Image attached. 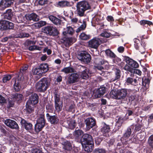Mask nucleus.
Returning a JSON list of instances; mask_svg holds the SVG:
<instances>
[{
    "label": "nucleus",
    "instance_id": "nucleus-6",
    "mask_svg": "<svg viewBox=\"0 0 153 153\" xmlns=\"http://www.w3.org/2000/svg\"><path fill=\"white\" fill-rule=\"evenodd\" d=\"M78 59L81 62L86 63L89 62L91 59L90 55L85 51L80 52L77 56Z\"/></svg>",
    "mask_w": 153,
    "mask_h": 153
},
{
    "label": "nucleus",
    "instance_id": "nucleus-10",
    "mask_svg": "<svg viewBox=\"0 0 153 153\" xmlns=\"http://www.w3.org/2000/svg\"><path fill=\"white\" fill-rule=\"evenodd\" d=\"M24 79L25 80H27V77L26 76L25 78L21 77L20 78L16 79L15 80V83L14 84V90L16 91H19L20 89L21 86L20 84L21 83V81H23Z\"/></svg>",
    "mask_w": 153,
    "mask_h": 153
},
{
    "label": "nucleus",
    "instance_id": "nucleus-45",
    "mask_svg": "<svg viewBox=\"0 0 153 153\" xmlns=\"http://www.w3.org/2000/svg\"><path fill=\"white\" fill-rule=\"evenodd\" d=\"M111 34V33L109 32L108 31L106 30H105L103 31V32L100 34L101 36L108 38L110 36Z\"/></svg>",
    "mask_w": 153,
    "mask_h": 153
},
{
    "label": "nucleus",
    "instance_id": "nucleus-36",
    "mask_svg": "<svg viewBox=\"0 0 153 153\" xmlns=\"http://www.w3.org/2000/svg\"><path fill=\"white\" fill-rule=\"evenodd\" d=\"M11 97L17 101L22 100L23 98V95L20 94H15L12 95Z\"/></svg>",
    "mask_w": 153,
    "mask_h": 153
},
{
    "label": "nucleus",
    "instance_id": "nucleus-41",
    "mask_svg": "<svg viewBox=\"0 0 153 153\" xmlns=\"http://www.w3.org/2000/svg\"><path fill=\"white\" fill-rule=\"evenodd\" d=\"M120 70L118 69H116V70L115 71V77L114 79H111V81H114L115 80H117L119 79L120 77Z\"/></svg>",
    "mask_w": 153,
    "mask_h": 153
},
{
    "label": "nucleus",
    "instance_id": "nucleus-24",
    "mask_svg": "<svg viewBox=\"0 0 153 153\" xmlns=\"http://www.w3.org/2000/svg\"><path fill=\"white\" fill-rule=\"evenodd\" d=\"M103 126L101 128V131L103 134L104 136H106V134L110 131V128L109 125L106 124L105 123H102Z\"/></svg>",
    "mask_w": 153,
    "mask_h": 153
},
{
    "label": "nucleus",
    "instance_id": "nucleus-19",
    "mask_svg": "<svg viewBox=\"0 0 153 153\" xmlns=\"http://www.w3.org/2000/svg\"><path fill=\"white\" fill-rule=\"evenodd\" d=\"M83 133V131L81 130H75L74 133V135L75 139L77 141L81 142V137Z\"/></svg>",
    "mask_w": 153,
    "mask_h": 153
},
{
    "label": "nucleus",
    "instance_id": "nucleus-25",
    "mask_svg": "<svg viewBox=\"0 0 153 153\" xmlns=\"http://www.w3.org/2000/svg\"><path fill=\"white\" fill-rule=\"evenodd\" d=\"M96 63L98 65H105V68L108 69L109 68V64L108 62L106 60L100 59H97L95 61Z\"/></svg>",
    "mask_w": 153,
    "mask_h": 153
},
{
    "label": "nucleus",
    "instance_id": "nucleus-56",
    "mask_svg": "<svg viewBox=\"0 0 153 153\" xmlns=\"http://www.w3.org/2000/svg\"><path fill=\"white\" fill-rule=\"evenodd\" d=\"M143 79H144L143 78L142 83L143 85L146 87L147 85L148 86L149 83V79H145L144 80H143Z\"/></svg>",
    "mask_w": 153,
    "mask_h": 153
},
{
    "label": "nucleus",
    "instance_id": "nucleus-32",
    "mask_svg": "<svg viewBox=\"0 0 153 153\" xmlns=\"http://www.w3.org/2000/svg\"><path fill=\"white\" fill-rule=\"evenodd\" d=\"M28 66L27 65H25L22 68V69L20 70V73L19 74V75H18V77H19L20 76H21V77H22V78L24 77V74H25L26 76H27V69Z\"/></svg>",
    "mask_w": 153,
    "mask_h": 153
},
{
    "label": "nucleus",
    "instance_id": "nucleus-29",
    "mask_svg": "<svg viewBox=\"0 0 153 153\" xmlns=\"http://www.w3.org/2000/svg\"><path fill=\"white\" fill-rule=\"evenodd\" d=\"M74 148L75 147H73L72 148L71 144L70 142L66 141L65 142L63 148L65 150L68 151L69 152L68 153H70L71 150H73Z\"/></svg>",
    "mask_w": 153,
    "mask_h": 153
},
{
    "label": "nucleus",
    "instance_id": "nucleus-52",
    "mask_svg": "<svg viewBox=\"0 0 153 153\" xmlns=\"http://www.w3.org/2000/svg\"><path fill=\"white\" fill-rule=\"evenodd\" d=\"M11 78V76L10 75H5L3 78V82L4 83L6 82L9 80Z\"/></svg>",
    "mask_w": 153,
    "mask_h": 153
},
{
    "label": "nucleus",
    "instance_id": "nucleus-11",
    "mask_svg": "<svg viewBox=\"0 0 153 153\" xmlns=\"http://www.w3.org/2000/svg\"><path fill=\"white\" fill-rule=\"evenodd\" d=\"M4 123L7 126L12 129H18L19 126L17 123L14 120L7 119L4 121Z\"/></svg>",
    "mask_w": 153,
    "mask_h": 153
},
{
    "label": "nucleus",
    "instance_id": "nucleus-63",
    "mask_svg": "<svg viewBox=\"0 0 153 153\" xmlns=\"http://www.w3.org/2000/svg\"><path fill=\"white\" fill-rule=\"evenodd\" d=\"M78 21V19L77 18L74 17L71 18V22L72 24H75L77 23Z\"/></svg>",
    "mask_w": 153,
    "mask_h": 153
},
{
    "label": "nucleus",
    "instance_id": "nucleus-22",
    "mask_svg": "<svg viewBox=\"0 0 153 153\" xmlns=\"http://www.w3.org/2000/svg\"><path fill=\"white\" fill-rule=\"evenodd\" d=\"M14 22L18 23H27V20L26 17V15L24 16L22 15H20L18 16L17 18L14 21Z\"/></svg>",
    "mask_w": 153,
    "mask_h": 153
},
{
    "label": "nucleus",
    "instance_id": "nucleus-54",
    "mask_svg": "<svg viewBox=\"0 0 153 153\" xmlns=\"http://www.w3.org/2000/svg\"><path fill=\"white\" fill-rule=\"evenodd\" d=\"M74 105L73 103L71 104L68 106L67 105L66 106L67 110L68 111H71L74 108Z\"/></svg>",
    "mask_w": 153,
    "mask_h": 153
},
{
    "label": "nucleus",
    "instance_id": "nucleus-15",
    "mask_svg": "<svg viewBox=\"0 0 153 153\" xmlns=\"http://www.w3.org/2000/svg\"><path fill=\"white\" fill-rule=\"evenodd\" d=\"M106 88L105 87H100L97 89L94 95L96 98H100L102 96L105 92Z\"/></svg>",
    "mask_w": 153,
    "mask_h": 153
},
{
    "label": "nucleus",
    "instance_id": "nucleus-3",
    "mask_svg": "<svg viewBox=\"0 0 153 153\" xmlns=\"http://www.w3.org/2000/svg\"><path fill=\"white\" fill-rule=\"evenodd\" d=\"M127 94V90L125 89H118L116 91L112 90L110 93L111 97L117 100H122L125 98Z\"/></svg>",
    "mask_w": 153,
    "mask_h": 153
},
{
    "label": "nucleus",
    "instance_id": "nucleus-31",
    "mask_svg": "<svg viewBox=\"0 0 153 153\" xmlns=\"http://www.w3.org/2000/svg\"><path fill=\"white\" fill-rule=\"evenodd\" d=\"M39 68L42 73L47 72L49 70L48 65L47 63L41 64L39 66Z\"/></svg>",
    "mask_w": 153,
    "mask_h": 153
},
{
    "label": "nucleus",
    "instance_id": "nucleus-58",
    "mask_svg": "<svg viewBox=\"0 0 153 153\" xmlns=\"http://www.w3.org/2000/svg\"><path fill=\"white\" fill-rule=\"evenodd\" d=\"M149 145L152 147H153V134L149 137Z\"/></svg>",
    "mask_w": 153,
    "mask_h": 153
},
{
    "label": "nucleus",
    "instance_id": "nucleus-1",
    "mask_svg": "<svg viewBox=\"0 0 153 153\" xmlns=\"http://www.w3.org/2000/svg\"><path fill=\"white\" fill-rule=\"evenodd\" d=\"M93 140L91 135L88 134H84L82 137L81 143L84 146L85 151L89 152L91 151L93 147Z\"/></svg>",
    "mask_w": 153,
    "mask_h": 153
},
{
    "label": "nucleus",
    "instance_id": "nucleus-37",
    "mask_svg": "<svg viewBox=\"0 0 153 153\" xmlns=\"http://www.w3.org/2000/svg\"><path fill=\"white\" fill-rule=\"evenodd\" d=\"M105 51L106 56L111 59L116 56V55L109 49L106 50Z\"/></svg>",
    "mask_w": 153,
    "mask_h": 153
},
{
    "label": "nucleus",
    "instance_id": "nucleus-18",
    "mask_svg": "<svg viewBox=\"0 0 153 153\" xmlns=\"http://www.w3.org/2000/svg\"><path fill=\"white\" fill-rule=\"evenodd\" d=\"M13 0H2L0 3V6L5 8L9 7L13 4Z\"/></svg>",
    "mask_w": 153,
    "mask_h": 153
},
{
    "label": "nucleus",
    "instance_id": "nucleus-16",
    "mask_svg": "<svg viewBox=\"0 0 153 153\" xmlns=\"http://www.w3.org/2000/svg\"><path fill=\"white\" fill-rule=\"evenodd\" d=\"M26 17L27 19V23H29L31 20L37 21H38L39 19V16L33 13L30 14H26Z\"/></svg>",
    "mask_w": 153,
    "mask_h": 153
},
{
    "label": "nucleus",
    "instance_id": "nucleus-12",
    "mask_svg": "<svg viewBox=\"0 0 153 153\" xmlns=\"http://www.w3.org/2000/svg\"><path fill=\"white\" fill-rule=\"evenodd\" d=\"M79 79V75L77 73L71 74L68 78V82L69 84L73 83L78 82Z\"/></svg>",
    "mask_w": 153,
    "mask_h": 153
},
{
    "label": "nucleus",
    "instance_id": "nucleus-50",
    "mask_svg": "<svg viewBox=\"0 0 153 153\" xmlns=\"http://www.w3.org/2000/svg\"><path fill=\"white\" fill-rule=\"evenodd\" d=\"M41 47L35 45H32L30 46L29 48V50L30 51H33L35 50H38L40 51L41 50Z\"/></svg>",
    "mask_w": 153,
    "mask_h": 153
},
{
    "label": "nucleus",
    "instance_id": "nucleus-43",
    "mask_svg": "<svg viewBox=\"0 0 153 153\" xmlns=\"http://www.w3.org/2000/svg\"><path fill=\"white\" fill-rule=\"evenodd\" d=\"M46 24V22L44 21H41L37 23H35L34 26L38 28H40Z\"/></svg>",
    "mask_w": 153,
    "mask_h": 153
},
{
    "label": "nucleus",
    "instance_id": "nucleus-34",
    "mask_svg": "<svg viewBox=\"0 0 153 153\" xmlns=\"http://www.w3.org/2000/svg\"><path fill=\"white\" fill-rule=\"evenodd\" d=\"M131 134V129L130 128H127V131L124 134L123 137V139H125V144L127 143L128 141L127 138L130 136Z\"/></svg>",
    "mask_w": 153,
    "mask_h": 153
},
{
    "label": "nucleus",
    "instance_id": "nucleus-13",
    "mask_svg": "<svg viewBox=\"0 0 153 153\" xmlns=\"http://www.w3.org/2000/svg\"><path fill=\"white\" fill-rule=\"evenodd\" d=\"M124 59L126 63L128 64L131 68H137L138 67V63L132 59H130L129 57L125 56Z\"/></svg>",
    "mask_w": 153,
    "mask_h": 153
},
{
    "label": "nucleus",
    "instance_id": "nucleus-53",
    "mask_svg": "<svg viewBox=\"0 0 153 153\" xmlns=\"http://www.w3.org/2000/svg\"><path fill=\"white\" fill-rule=\"evenodd\" d=\"M141 46L140 47V52L142 54L144 53L145 51V44L144 43H143L142 42L141 43Z\"/></svg>",
    "mask_w": 153,
    "mask_h": 153
},
{
    "label": "nucleus",
    "instance_id": "nucleus-47",
    "mask_svg": "<svg viewBox=\"0 0 153 153\" xmlns=\"http://www.w3.org/2000/svg\"><path fill=\"white\" fill-rule=\"evenodd\" d=\"M26 110L28 113L30 114L33 111V108L27 104L26 105Z\"/></svg>",
    "mask_w": 153,
    "mask_h": 153
},
{
    "label": "nucleus",
    "instance_id": "nucleus-61",
    "mask_svg": "<svg viewBox=\"0 0 153 153\" xmlns=\"http://www.w3.org/2000/svg\"><path fill=\"white\" fill-rule=\"evenodd\" d=\"M48 0H39V4L42 5L47 4L48 2Z\"/></svg>",
    "mask_w": 153,
    "mask_h": 153
},
{
    "label": "nucleus",
    "instance_id": "nucleus-40",
    "mask_svg": "<svg viewBox=\"0 0 153 153\" xmlns=\"http://www.w3.org/2000/svg\"><path fill=\"white\" fill-rule=\"evenodd\" d=\"M86 24L85 21H83V23L76 30V32L79 33L81 31L84 30L86 27Z\"/></svg>",
    "mask_w": 153,
    "mask_h": 153
},
{
    "label": "nucleus",
    "instance_id": "nucleus-51",
    "mask_svg": "<svg viewBox=\"0 0 153 153\" xmlns=\"http://www.w3.org/2000/svg\"><path fill=\"white\" fill-rule=\"evenodd\" d=\"M140 23L141 25H144L146 24L149 25H151L152 24V22L144 20L141 21L140 22Z\"/></svg>",
    "mask_w": 153,
    "mask_h": 153
},
{
    "label": "nucleus",
    "instance_id": "nucleus-33",
    "mask_svg": "<svg viewBox=\"0 0 153 153\" xmlns=\"http://www.w3.org/2000/svg\"><path fill=\"white\" fill-rule=\"evenodd\" d=\"M5 25H4V29H12L14 27L13 24L9 21L5 20Z\"/></svg>",
    "mask_w": 153,
    "mask_h": 153
},
{
    "label": "nucleus",
    "instance_id": "nucleus-38",
    "mask_svg": "<svg viewBox=\"0 0 153 153\" xmlns=\"http://www.w3.org/2000/svg\"><path fill=\"white\" fill-rule=\"evenodd\" d=\"M62 72H65L66 74L73 73L74 72V69L70 67H65L62 70Z\"/></svg>",
    "mask_w": 153,
    "mask_h": 153
},
{
    "label": "nucleus",
    "instance_id": "nucleus-39",
    "mask_svg": "<svg viewBox=\"0 0 153 153\" xmlns=\"http://www.w3.org/2000/svg\"><path fill=\"white\" fill-rule=\"evenodd\" d=\"M112 59H113L112 60L113 62L114 63L118 64V65H119L120 63L121 65H123L124 63L123 62H121V59L120 58L117 57L116 55V56Z\"/></svg>",
    "mask_w": 153,
    "mask_h": 153
},
{
    "label": "nucleus",
    "instance_id": "nucleus-5",
    "mask_svg": "<svg viewBox=\"0 0 153 153\" xmlns=\"http://www.w3.org/2000/svg\"><path fill=\"white\" fill-rule=\"evenodd\" d=\"M48 84L46 78H42L36 84V88L38 92H44L47 89Z\"/></svg>",
    "mask_w": 153,
    "mask_h": 153
},
{
    "label": "nucleus",
    "instance_id": "nucleus-21",
    "mask_svg": "<svg viewBox=\"0 0 153 153\" xmlns=\"http://www.w3.org/2000/svg\"><path fill=\"white\" fill-rule=\"evenodd\" d=\"M29 100L32 104L36 105L38 102L39 96L36 93L32 94L29 98Z\"/></svg>",
    "mask_w": 153,
    "mask_h": 153
},
{
    "label": "nucleus",
    "instance_id": "nucleus-9",
    "mask_svg": "<svg viewBox=\"0 0 153 153\" xmlns=\"http://www.w3.org/2000/svg\"><path fill=\"white\" fill-rule=\"evenodd\" d=\"M100 40L98 38L95 37L90 40L88 42V46L89 47L97 49L100 44Z\"/></svg>",
    "mask_w": 153,
    "mask_h": 153
},
{
    "label": "nucleus",
    "instance_id": "nucleus-8",
    "mask_svg": "<svg viewBox=\"0 0 153 153\" xmlns=\"http://www.w3.org/2000/svg\"><path fill=\"white\" fill-rule=\"evenodd\" d=\"M42 32L49 35L55 36L58 34L57 29L51 26H47L43 27L42 29Z\"/></svg>",
    "mask_w": 153,
    "mask_h": 153
},
{
    "label": "nucleus",
    "instance_id": "nucleus-30",
    "mask_svg": "<svg viewBox=\"0 0 153 153\" xmlns=\"http://www.w3.org/2000/svg\"><path fill=\"white\" fill-rule=\"evenodd\" d=\"M48 120L51 124H57L59 121L58 117L55 115L51 116Z\"/></svg>",
    "mask_w": 153,
    "mask_h": 153
},
{
    "label": "nucleus",
    "instance_id": "nucleus-59",
    "mask_svg": "<svg viewBox=\"0 0 153 153\" xmlns=\"http://www.w3.org/2000/svg\"><path fill=\"white\" fill-rule=\"evenodd\" d=\"M133 81V79L131 77H128L126 80V82L128 85L132 84Z\"/></svg>",
    "mask_w": 153,
    "mask_h": 153
},
{
    "label": "nucleus",
    "instance_id": "nucleus-7",
    "mask_svg": "<svg viewBox=\"0 0 153 153\" xmlns=\"http://www.w3.org/2000/svg\"><path fill=\"white\" fill-rule=\"evenodd\" d=\"M54 101L55 104V108L58 111H60L63 106V101L60 100L59 95L57 94L56 92H54Z\"/></svg>",
    "mask_w": 153,
    "mask_h": 153
},
{
    "label": "nucleus",
    "instance_id": "nucleus-20",
    "mask_svg": "<svg viewBox=\"0 0 153 153\" xmlns=\"http://www.w3.org/2000/svg\"><path fill=\"white\" fill-rule=\"evenodd\" d=\"M21 123L22 126L24 127L26 130H29L32 129V125L30 123L24 119H22Z\"/></svg>",
    "mask_w": 153,
    "mask_h": 153
},
{
    "label": "nucleus",
    "instance_id": "nucleus-26",
    "mask_svg": "<svg viewBox=\"0 0 153 153\" xmlns=\"http://www.w3.org/2000/svg\"><path fill=\"white\" fill-rule=\"evenodd\" d=\"M65 36L63 38V40L64 41V43L66 46L71 45L76 40L75 39L71 37H66V36Z\"/></svg>",
    "mask_w": 153,
    "mask_h": 153
},
{
    "label": "nucleus",
    "instance_id": "nucleus-17",
    "mask_svg": "<svg viewBox=\"0 0 153 153\" xmlns=\"http://www.w3.org/2000/svg\"><path fill=\"white\" fill-rule=\"evenodd\" d=\"M56 5L58 7H64L71 6H72V4L67 1L63 0L56 3Z\"/></svg>",
    "mask_w": 153,
    "mask_h": 153
},
{
    "label": "nucleus",
    "instance_id": "nucleus-46",
    "mask_svg": "<svg viewBox=\"0 0 153 153\" xmlns=\"http://www.w3.org/2000/svg\"><path fill=\"white\" fill-rule=\"evenodd\" d=\"M33 73L34 74L40 76H41L43 74L39 67L34 69L33 70Z\"/></svg>",
    "mask_w": 153,
    "mask_h": 153
},
{
    "label": "nucleus",
    "instance_id": "nucleus-62",
    "mask_svg": "<svg viewBox=\"0 0 153 153\" xmlns=\"http://www.w3.org/2000/svg\"><path fill=\"white\" fill-rule=\"evenodd\" d=\"M142 125L140 123L136 124L135 128V130L138 131L140 130Z\"/></svg>",
    "mask_w": 153,
    "mask_h": 153
},
{
    "label": "nucleus",
    "instance_id": "nucleus-23",
    "mask_svg": "<svg viewBox=\"0 0 153 153\" xmlns=\"http://www.w3.org/2000/svg\"><path fill=\"white\" fill-rule=\"evenodd\" d=\"M74 32V30L72 27H68L64 29L62 33L64 36H67L68 35H72Z\"/></svg>",
    "mask_w": 153,
    "mask_h": 153
},
{
    "label": "nucleus",
    "instance_id": "nucleus-64",
    "mask_svg": "<svg viewBox=\"0 0 153 153\" xmlns=\"http://www.w3.org/2000/svg\"><path fill=\"white\" fill-rule=\"evenodd\" d=\"M32 153H43V152L41 149H36L32 150Z\"/></svg>",
    "mask_w": 153,
    "mask_h": 153
},
{
    "label": "nucleus",
    "instance_id": "nucleus-2",
    "mask_svg": "<svg viewBox=\"0 0 153 153\" xmlns=\"http://www.w3.org/2000/svg\"><path fill=\"white\" fill-rule=\"evenodd\" d=\"M90 9V5L87 1H79L76 5L77 15L80 17L83 16L85 11Z\"/></svg>",
    "mask_w": 153,
    "mask_h": 153
},
{
    "label": "nucleus",
    "instance_id": "nucleus-60",
    "mask_svg": "<svg viewBox=\"0 0 153 153\" xmlns=\"http://www.w3.org/2000/svg\"><path fill=\"white\" fill-rule=\"evenodd\" d=\"M106 19L108 21L110 22H111L114 21L113 17L111 16H108L106 17Z\"/></svg>",
    "mask_w": 153,
    "mask_h": 153
},
{
    "label": "nucleus",
    "instance_id": "nucleus-48",
    "mask_svg": "<svg viewBox=\"0 0 153 153\" xmlns=\"http://www.w3.org/2000/svg\"><path fill=\"white\" fill-rule=\"evenodd\" d=\"M124 120L122 117H119L116 123V126L118 127H120L124 122Z\"/></svg>",
    "mask_w": 153,
    "mask_h": 153
},
{
    "label": "nucleus",
    "instance_id": "nucleus-14",
    "mask_svg": "<svg viewBox=\"0 0 153 153\" xmlns=\"http://www.w3.org/2000/svg\"><path fill=\"white\" fill-rule=\"evenodd\" d=\"M88 129L92 128L94 126L95 124L94 119L92 118H88L86 119L85 121Z\"/></svg>",
    "mask_w": 153,
    "mask_h": 153
},
{
    "label": "nucleus",
    "instance_id": "nucleus-44",
    "mask_svg": "<svg viewBox=\"0 0 153 153\" xmlns=\"http://www.w3.org/2000/svg\"><path fill=\"white\" fill-rule=\"evenodd\" d=\"M80 38L82 40H86L90 38L89 35H87L84 33H82L79 35Z\"/></svg>",
    "mask_w": 153,
    "mask_h": 153
},
{
    "label": "nucleus",
    "instance_id": "nucleus-28",
    "mask_svg": "<svg viewBox=\"0 0 153 153\" xmlns=\"http://www.w3.org/2000/svg\"><path fill=\"white\" fill-rule=\"evenodd\" d=\"M48 18L50 20L56 25H59L61 24V20L55 16H49Z\"/></svg>",
    "mask_w": 153,
    "mask_h": 153
},
{
    "label": "nucleus",
    "instance_id": "nucleus-55",
    "mask_svg": "<svg viewBox=\"0 0 153 153\" xmlns=\"http://www.w3.org/2000/svg\"><path fill=\"white\" fill-rule=\"evenodd\" d=\"M106 151L103 149L97 148L95 149L94 153H105Z\"/></svg>",
    "mask_w": 153,
    "mask_h": 153
},
{
    "label": "nucleus",
    "instance_id": "nucleus-57",
    "mask_svg": "<svg viewBox=\"0 0 153 153\" xmlns=\"http://www.w3.org/2000/svg\"><path fill=\"white\" fill-rule=\"evenodd\" d=\"M89 108L92 111L95 110L97 108V105L95 104H89Z\"/></svg>",
    "mask_w": 153,
    "mask_h": 153
},
{
    "label": "nucleus",
    "instance_id": "nucleus-27",
    "mask_svg": "<svg viewBox=\"0 0 153 153\" xmlns=\"http://www.w3.org/2000/svg\"><path fill=\"white\" fill-rule=\"evenodd\" d=\"M82 67L83 69H85L80 73V77L82 79H86L88 77V73L89 70L87 68H86L84 66H82Z\"/></svg>",
    "mask_w": 153,
    "mask_h": 153
},
{
    "label": "nucleus",
    "instance_id": "nucleus-49",
    "mask_svg": "<svg viewBox=\"0 0 153 153\" xmlns=\"http://www.w3.org/2000/svg\"><path fill=\"white\" fill-rule=\"evenodd\" d=\"M125 70L128 71L131 73H132L133 71V69L131 68L128 64L127 63L123 68Z\"/></svg>",
    "mask_w": 153,
    "mask_h": 153
},
{
    "label": "nucleus",
    "instance_id": "nucleus-42",
    "mask_svg": "<svg viewBox=\"0 0 153 153\" xmlns=\"http://www.w3.org/2000/svg\"><path fill=\"white\" fill-rule=\"evenodd\" d=\"M46 108L47 112L52 113L53 110V105L51 104H48L46 106Z\"/></svg>",
    "mask_w": 153,
    "mask_h": 153
},
{
    "label": "nucleus",
    "instance_id": "nucleus-35",
    "mask_svg": "<svg viewBox=\"0 0 153 153\" xmlns=\"http://www.w3.org/2000/svg\"><path fill=\"white\" fill-rule=\"evenodd\" d=\"M13 13L10 9L7 10L4 14V18L6 19L10 20L13 16Z\"/></svg>",
    "mask_w": 153,
    "mask_h": 153
},
{
    "label": "nucleus",
    "instance_id": "nucleus-4",
    "mask_svg": "<svg viewBox=\"0 0 153 153\" xmlns=\"http://www.w3.org/2000/svg\"><path fill=\"white\" fill-rule=\"evenodd\" d=\"M45 123L44 114L42 113L38 117L36 123L35 125V130L36 132L38 133L41 131L44 127Z\"/></svg>",
    "mask_w": 153,
    "mask_h": 153
}]
</instances>
